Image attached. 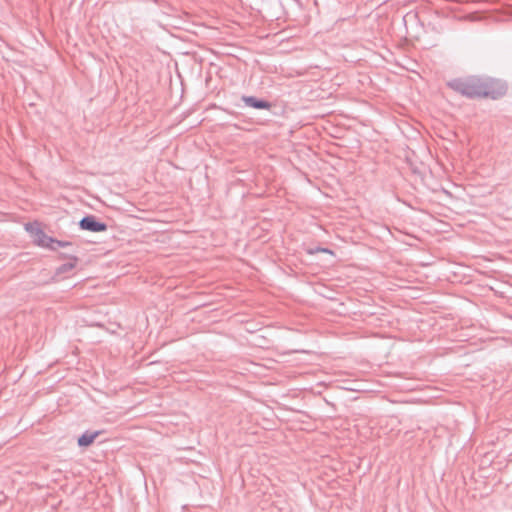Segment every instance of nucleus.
Masks as SVG:
<instances>
[{
  "mask_svg": "<svg viewBox=\"0 0 512 512\" xmlns=\"http://www.w3.org/2000/svg\"><path fill=\"white\" fill-rule=\"evenodd\" d=\"M34 242L41 247L50 248L51 250H56L54 246V239L47 236L43 230L37 231V234L34 237Z\"/></svg>",
  "mask_w": 512,
  "mask_h": 512,
  "instance_id": "4",
  "label": "nucleus"
},
{
  "mask_svg": "<svg viewBox=\"0 0 512 512\" xmlns=\"http://www.w3.org/2000/svg\"><path fill=\"white\" fill-rule=\"evenodd\" d=\"M242 101L246 106L255 108V109H269L271 104L268 101L258 99L253 96H243Z\"/></svg>",
  "mask_w": 512,
  "mask_h": 512,
  "instance_id": "3",
  "label": "nucleus"
},
{
  "mask_svg": "<svg viewBox=\"0 0 512 512\" xmlns=\"http://www.w3.org/2000/svg\"><path fill=\"white\" fill-rule=\"evenodd\" d=\"M79 226L82 230L91 232H102L107 229V225L98 221L93 215L83 217L79 222Z\"/></svg>",
  "mask_w": 512,
  "mask_h": 512,
  "instance_id": "2",
  "label": "nucleus"
},
{
  "mask_svg": "<svg viewBox=\"0 0 512 512\" xmlns=\"http://www.w3.org/2000/svg\"><path fill=\"white\" fill-rule=\"evenodd\" d=\"M67 245H69V243H68V242H62V241H58V240H55V239H54V246L56 247V249H57L58 247H65V246H67Z\"/></svg>",
  "mask_w": 512,
  "mask_h": 512,
  "instance_id": "8",
  "label": "nucleus"
},
{
  "mask_svg": "<svg viewBox=\"0 0 512 512\" xmlns=\"http://www.w3.org/2000/svg\"><path fill=\"white\" fill-rule=\"evenodd\" d=\"M98 436V432L94 433H84L78 438V445L81 447H87L92 444L95 438Z\"/></svg>",
  "mask_w": 512,
  "mask_h": 512,
  "instance_id": "5",
  "label": "nucleus"
},
{
  "mask_svg": "<svg viewBox=\"0 0 512 512\" xmlns=\"http://www.w3.org/2000/svg\"><path fill=\"white\" fill-rule=\"evenodd\" d=\"M448 86L469 98L490 97L497 99L506 92V85L503 82L488 77L457 78L449 81Z\"/></svg>",
  "mask_w": 512,
  "mask_h": 512,
  "instance_id": "1",
  "label": "nucleus"
},
{
  "mask_svg": "<svg viewBox=\"0 0 512 512\" xmlns=\"http://www.w3.org/2000/svg\"><path fill=\"white\" fill-rule=\"evenodd\" d=\"M322 251H323V252H327V253H331V251H330V250H328V249H322Z\"/></svg>",
  "mask_w": 512,
  "mask_h": 512,
  "instance_id": "9",
  "label": "nucleus"
},
{
  "mask_svg": "<svg viewBox=\"0 0 512 512\" xmlns=\"http://www.w3.org/2000/svg\"><path fill=\"white\" fill-rule=\"evenodd\" d=\"M75 261H76V259H74V261H70V262H67V263L62 264V265L57 269V274L66 273V272H68V271L72 270V269L75 267Z\"/></svg>",
  "mask_w": 512,
  "mask_h": 512,
  "instance_id": "7",
  "label": "nucleus"
},
{
  "mask_svg": "<svg viewBox=\"0 0 512 512\" xmlns=\"http://www.w3.org/2000/svg\"><path fill=\"white\" fill-rule=\"evenodd\" d=\"M25 229L27 232H29L31 234V236L34 238L35 235L37 234V231H41L42 229L40 228L39 224L38 223H27L25 224Z\"/></svg>",
  "mask_w": 512,
  "mask_h": 512,
  "instance_id": "6",
  "label": "nucleus"
}]
</instances>
